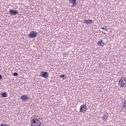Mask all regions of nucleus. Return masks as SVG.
Wrapping results in <instances>:
<instances>
[{
	"label": "nucleus",
	"instance_id": "nucleus-1",
	"mask_svg": "<svg viewBox=\"0 0 126 126\" xmlns=\"http://www.w3.org/2000/svg\"><path fill=\"white\" fill-rule=\"evenodd\" d=\"M31 119H32L31 121V126H44V125L41 123V118L39 116L35 118V116L32 115Z\"/></svg>",
	"mask_w": 126,
	"mask_h": 126
},
{
	"label": "nucleus",
	"instance_id": "nucleus-20",
	"mask_svg": "<svg viewBox=\"0 0 126 126\" xmlns=\"http://www.w3.org/2000/svg\"><path fill=\"white\" fill-rule=\"evenodd\" d=\"M104 31H106V32H108V29L105 28V29H104Z\"/></svg>",
	"mask_w": 126,
	"mask_h": 126
},
{
	"label": "nucleus",
	"instance_id": "nucleus-6",
	"mask_svg": "<svg viewBox=\"0 0 126 126\" xmlns=\"http://www.w3.org/2000/svg\"><path fill=\"white\" fill-rule=\"evenodd\" d=\"M20 99L24 101V102H26V101L29 100V97L27 95L24 94L21 96Z\"/></svg>",
	"mask_w": 126,
	"mask_h": 126
},
{
	"label": "nucleus",
	"instance_id": "nucleus-21",
	"mask_svg": "<svg viewBox=\"0 0 126 126\" xmlns=\"http://www.w3.org/2000/svg\"><path fill=\"white\" fill-rule=\"evenodd\" d=\"M2 78V76L0 74V80Z\"/></svg>",
	"mask_w": 126,
	"mask_h": 126
},
{
	"label": "nucleus",
	"instance_id": "nucleus-17",
	"mask_svg": "<svg viewBox=\"0 0 126 126\" xmlns=\"http://www.w3.org/2000/svg\"><path fill=\"white\" fill-rule=\"evenodd\" d=\"M105 29H106V28H104V27H100V29H102L103 30H105Z\"/></svg>",
	"mask_w": 126,
	"mask_h": 126
},
{
	"label": "nucleus",
	"instance_id": "nucleus-10",
	"mask_svg": "<svg viewBox=\"0 0 126 126\" xmlns=\"http://www.w3.org/2000/svg\"><path fill=\"white\" fill-rule=\"evenodd\" d=\"M96 44H97V45H98V46H104V45H105V43H104V42H103V40H102L98 41L96 43Z\"/></svg>",
	"mask_w": 126,
	"mask_h": 126
},
{
	"label": "nucleus",
	"instance_id": "nucleus-16",
	"mask_svg": "<svg viewBox=\"0 0 126 126\" xmlns=\"http://www.w3.org/2000/svg\"><path fill=\"white\" fill-rule=\"evenodd\" d=\"M0 126H10L7 125L6 124H1Z\"/></svg>",
	"mask_w": 126,
	"mask_h": 126
},
{
	"label": "nucleus",
	"instance_id": "nucleus-9",
	"mask_svg": "<svg viewBox=\"0 0 126 126\" xmlns=\"http://www.w3.org/2000/svg\"><path fill=\"white\" fill-rule=\"evenodd\" d=\"M109 116H108V114H104L101 117V119H102V120L103 121H104V122H106V121H107V120H108V118Z\"/></svg>",
	"mask_w": 126,
	"mask_h": 126
},
{
	"label": "nucleus",
	"instance_id": "nucleus-13",
	"mask_svg": "<svg viewBox=\"0 0 126 126\" xmlns=\"http://www.w3.org/2000/svg\"><path fill=\"white\" fill-rule=\"evenodd\" d=\"M122 107L126 110V100H125L122 104Z\"/></svg>",
	"mask_w": 126,
	"mask_h": 126
},
{
	"label": "nucleus",
	"instance_id": "nucleus-4",
	"mask_svg": "<svg viewBox=\"0 0 126 126\" xmlns=\"http://www.w3.org/2000/svg\"><path fill=\"white\" fill-rule=\"evenodd\" d=\"M39 75L42 77H44V78H47V77H49V73L46 71H42Z\"/></svg>",
	"mask_w": 126,
	"mask_h": 126
},
{
	"label": "nucleus",
	"instance_id": "nucleus-14",
	"mask_svg": "<svg viewBox=\"0 0 126 126\" xmlns=\"http://www.w3.org/2000/svg\"><path fill=\"white\" fill-rule=\"evenodd\" d=\"M59 77L60 78H62V79H63V80L66 79V78H67V77H66L65 76V75H64V74H63V75H60L59 76Z\"/></svg>",
	"mask_w": 126,
	"mask_h": 126
},
{
	"label": "nucleus",
	"instance_id": "nucleus-18",
	"mask_svg": "<svg viewBox=\"0 0 126 126\" xmlns=\"http://www.w3.org/2000/svg\"><path fill=\"white\" fill-rule=\"evenodd\" d=\"M101 32H102L103 33V35H107V33H106V32H105L103 31H101Z\"/></svg>",
	"mask_w": 126,
	"mask_h": 126
},
{
	"label": "nucleus",
	"instance_id": "nucleus-19",
	"mask_svg": "<svg viewBox=\"0 0 126 126\" xmlns=\"http://www.w3.org/2000/svg\"><path fill=\"white\" fill-rule=\"evenodd\" d=\"M99 67H102V63H100L99 64Z\"/></svg>",
	"mask_w": 126,
	"mask_h": 126
},
{
	"label": "nucleus",
	"instance_id": "nucleus-8",
	"mask_svg": "<svg viewBox=\"0 0 126 126\" xmlns=\"http://www.w3.org/2000/svg\"><path fill=\"white\" fill-rule=\"evenodd\" d=\"M84 23L85 24H87V25H88L89 24H92V23H93V20L90 19L85 20H84Z\"/></svg>",
	"mask_w": 126,
	"mask_h": 126
},
{
	"label": "nucleus",
	"instance_id": "nucleus-22",
	"mask_svg": "<svg viewBox=\"0 0 126 126\" xmlns=\"http://www.w3.org/2000/svg\"><path fill=\"white\" fill-rule=\"evenodd\" d=\"M64 56H66V54H64Z\"/></svg>",
	"mask_w": 126,
	"mask_h": 126
},
{
	"label": "nucleus",
	"instance_id": "nucleus-15",
	"mask_svg": "<svg viewBox=\"0 0 126 126\" xmlns=\"http://www.w3.org/2000/svg\"><path fill=\"white\" fill-rule=\"evenodd\" d=\"M13 75L14 76H17V75H18V73L17 72H14L13 73Z\"/></svg>",
	"mask_w": 126,
	"mask_h": 126
},
{
	"label": "nucleus",
	"instance_id": "nucleus-2",
	"mask_svg": "<svg viewBox=\"0 0 126 126\" xmlns=\"http://www.w3.org/2000/svg\"><path fill=\"white\" fill-rule=\"evenodd\" d=\"M118 86L121 88L126 87V77L122 76L119 81Z\"/></svg>",
	"mask_w": 126,
	"mask_h": 126
},
{
	"label": "nucleus",
	"instance_id": "nucleus-3",
	"mask_svg": "<svg viewBox=\"0 0 126 126\" xmlns=\"http://www.w3.org/2000/svg\"><path fill=\"white\" fill-rule=\"evenodd\" d=\"M87 111V106L85 104L81 105L80 107V113H85Z\"/></svg>",
	"mask_w": 126,
	"mask_h": 126
},
{
	"label": "nucleus",
	"instance_id": "nucleus-5",
	"mask_svg": "<svg viewBox=\"0 0 126 126\" xmlns=\"http://www.w3.org/2000/svg\"><path fill=\"white\" fill-rule=\"evenodd\" d=\"M37 35H38V33L35 31H32L29 34V36L30 38H36L37 37Z\"/></svg>",
	"mask_w": 126,
	"mask_h": 126
},
{
	"label": "nucleus",
	"instance_id": "nucleus-12",
	"mask_svg": "<svg viewBox=\"0 0 126 126\" xmlns=\"http://www.w3.org/2000/svg\"><path fill=\"white\" fill-rule=\"evenodd\" d=\"M1 95L3 98H6V97H7V94H6V92L2 93Z\"/></svg>",
	"mask_w": 126,
	"mask_h": 126
},
{
	"label": "nucleus",
	"instance_id": "nucleus-11",
	"mask_svg": "<svg viewBox=\"0 0 126 126\" xmlns=\"http://www.w3.org/2000/svg\"><path fill=\"white\" fill-rule=\"evenodd\" d=\"M70 3H72V6L76 5V0H69Z\"/></svg>",
	"mask_w": 126,
	"mask_h": 126
},
{
	"label": "nucleus",
	"instance_id": "nucleus-7",
	"mask_svg": "<svg viewBox=\"0 0 126 126\" xmlns=\"http://www.w3.org/2000/svg\"><path fill=\"white\" fill-rule=\"evenodd\" d=\"M9 12L11 14V15H16L18 14V11L14 10L13 9L10 10Z\"/></svg>",
	"mask_w": 126,
	"mask_h": 126
}]
</instances>
